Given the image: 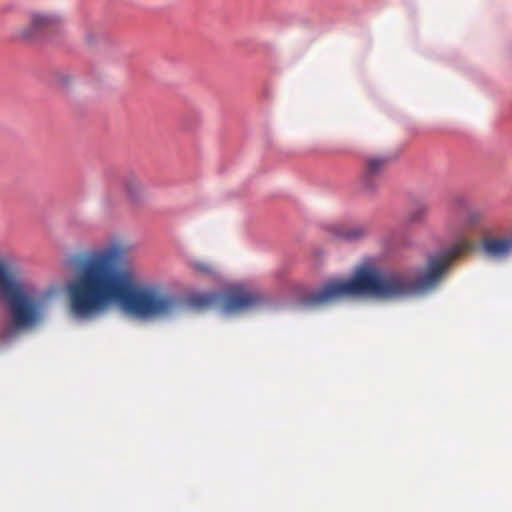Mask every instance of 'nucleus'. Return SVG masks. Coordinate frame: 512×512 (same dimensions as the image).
I'll use <instances>...</instances> for the list:
<instances>
[{
    "label": "nucleus",
    "mask_w": 512,
    "mask_h": 512,
    "mask_svg": "<svg viewBox=\"0 0 512 512\" xmlns=\"http://www.w3.org/2000/svg\"><path fill=\"white\" fill-rule=\"evenodd\" d=\"M473 242L462 239L447 250L429 257L426 272L418 279L397 271H380L371 267L359 268L349 280H329L318 290L302 298L306 308H318L352 295H371L395 299L421 294L434 289L450 264L463 253L473 249Z\"/></svg>",
    "instance_id": "nucleus-2"
},
{
    "label": "nucleus",
    "mask_w": 512,
    "mask_h": 512,
    "mask_svg": "<svg viewBox=\"0 0 512 512\" xmlns=\"http://www.w3.org/2000/svg\"><path fill=\"white\" fill-rule=\"evenodd\" d=\"M380 176L369 174L367 171L363 170L360 179L361 189L367 193H372L378 189L381 184Z\"/></svg>",
    "instance_id": "nucleus-12"
},
{
    "label": "nucleus",
    "mask_w": 512,
    "mask_h": 512,
    "mask_svg": "<svg viewBox=\"0 0 512 512\" xmlns=\"http://www.w3.org/2000/svg\"><path fill=\"white\" fill-rule=\"evenodd\" d=\"M128 247L113 241L105 247L80 254L75 276L67 287L70 313L90 320L113 304L141 319L165 318L176 313L180 299L156 284H140L132 268L124 265Z\"/></svg>",
    "instance_id": "nucleus-1"
},
{
    "label": "nucleus",
    "mask_w": 512,
    "mask_h": 512,
    "mask_svg": "<svg viewBox=\"0 0 512 512\" xmlns=\"http://www.w3.org/2000/svg\"><path fill=\"white\" fill-rule=\"evenodd\" d=\"M63 18L53 12H33L29 22L17 31L16 37L24 41H34L45 32L59 27Z\"/></svg>",
    "instance_id": "nucleus-4"
},
{
    "label": "nucleus",
    "mask_w": 512,
    "mask_h": 512,
    "mask_svg": "<svg viewBox=\"0 0 512 512\" xmlns=\"http://www.w3.org/2000/svg\"><path fill=\"white\" fill-rule=\"evenodd\" d=\"M388 164V159L383 156H369L365 160L364 170L369 174L382 177Z\"/></svg>",
    "instance_id": "nucleus-10"
},
{
    "label": "nucleus",
    "mask_w": 512,
    "mask_h": 512,
    "mask_svg": "<svg viewBox=\"0 0 512 512\" xmlns=\"http://www.w3.org/2000/svg\"><path fill=\"white\" fill-rule=\"evenodd\" d=\"M263 302L257 293L246 291H234L223 299V308L228 313L243 312L252 309Z\"/></svg>",
    "instance_id": "nucleus-6"
},
{
    "label": "nucleus",
    "mask_w": 512,
    "mask_h": 512,
    "mask_svg": "<svg viewBox=\"0 0 512 512\" xmlns=\"http://www.w3.org/2000/svg\"><path fill=\"white\" fill-rule=\"evenodd\" d=\"M428 213V205L417 204L407 213L406 220L411 224L422 223L427 219Z\"/></svg>",
    "instance_id": "nucleus-11"
},
{
    "label": "nucleus",
    "mask_w": 512,
    "mask_h": 512,
    "mask_svg": "<svg viewBox=\"0 0 512 512\" xmlns=\"http://www.w3.org/2000/svg\"><path fill=\"white\" fill-rule=\"evenodd\" d=\"M366 234V229L361 225L337 226L335 237L343 240H356Z\"/></svg>",
    "instance_id": "nucleus-9"
},
{
    "label": "nucleus",
    "mask_w": 512,
    "mask_h": 512,
    "mask_svg": "<svg viewBox=\"0 0 512 512\" xmlns=\"http://www.w3.org/2000/svg\"><path fill=\"white\" fill-rule=\"evenodd\" d=\"M193 269L200 273V274H204V275H210V274H213L215 269L213 267L212 264L210 263H207V262H202V261H196L193 263Z\"/></svg>",
    "instance_id": "nucleus-14"
},
{
    "label": "nucleus",
    "mask_w": 512,
    "mask_h": 512,
    "mask_svg": "<svg viewBox=\"0 0 512 512\" xmlns=\"http://www.w3.org/2000/svg\"><path fill=\"white\" fill-rule=\"evenodd\" d=\"M52 294V291L37 293L22 279L20 270L15 265L0 258V301L8 306L12 317L11 322L0 327V339L10 341L21 331L42 322L46 300Z\"/></svg>",
    "instance_id": "nucleus-3"
},
{
    "label": "nucleus",
    "mask_w": 512,
    "mask_h": 512,
    "mask_svg": "<svg viewBox=\"0 0 512 512\" xmlns=\"http://www.w3.org/2000/svg\"><path fill=\"white\" fill-rule=\"evenodd\" d=\"M482 249L491 258H505L512 252V235L510 237L485 238L482 242Z\"/></svg>",
    "instance_id": "nucleus-7"
},
{
    "label": "nucleus",
    "mask_w": 512,
    "mask_h": 512,
    "mask_svg": "<svg viewBox=\"0 0 512 512\" xmlns=\"http://www.w3.org/2000/svg\"><path fill=\"white\" fill-rule=\"evenodd\" d=\"M121 186L130 200H136L143 191V185L137 175L130 173L123 177Z\"/></svg>",
    "instance_id": "nucleus-8"
},
{
    "label": "nucleus",
    "mask_w": 512,
    "mask_h": 512,
    "mask_svg": "<svg viewBox=\"0 0 512 512\" xmlns=\"http://www.w3.org/2000/svg\"><path fill=\"white\" fill-rule=\"evenodd\" d=\"M482 218L481 212L472 209L464 195L454 196L449 205V221L459 222L461 231L477 224Z\"/></svg>",
    "instance_id": "nucleus-5"
},
{
    "label": "nucleus",
    "mask_w": 512,
    "mask_h": 512,
    "mask_svg": "<svg viewBox=\"0 0 512 512\" xmlns=\"http://www.w3.org/2000/svg\"><path fill=\"white\" fill-rule=\"evenodd\" d=\"M217 299L215 294H196L190 297V303L197 309L209 308Z\"/></svg>",
    "instance_id": "nucleus-13"
}]
</instances>
